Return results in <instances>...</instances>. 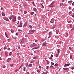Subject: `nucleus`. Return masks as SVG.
Segmentation results:
<instances>
[{
  "label": "nucleus",
  "instance_id": "obj_1",
  "mask_svg": "<svg viewBox=\"0 0 74 74\" xmlns=\"http://www.w3.org/2000/svg\"><path fill=\"white\" fill-rule=\"evenodd\" d=\"M35 32V31L33 30L32 29H30L29 31V32H30L29 33L27 34H33V33H34V32Z\"/></svg>",
  "mask_w": 74,
  "mask_h": 74
},
{
  "label": "nucleus",
  "instance_id": "obj_2",
  "mask_svg": "<svg viewBox=\"0 0 74 74\" xmlns=\"http://www.w3.org/2000/svg\"><path fill=\"white\" fill-rule=\"evenodd\" d=\"M18 27H22V21H20V24L18 26Z\"/></svg>",
  "mask_w": 74,
  "mask_h": 74
},
{
  "label": "nucleus",
  "instance_id": "obj_3",
  "mask_svg": "<svg viewBox=\"0 0 74 74\" xmlns=\"http://www.w3.org/2000/svg\"><path fill=\"white\" fill-rule=\"evenodd\" d=\"M15 16H16L13 15L9 18V19H10V20H11V19H13L14 18H15Z\"/></svg>",
  "mask_w": 74,
  "mask_h": 74
},
{
  "label": "nucleus",
  "instance_id": "obj_4",
  "mask_svg": "<svg viewBox=\"0 0 74 74\" xmlns=\"http://www.w3.org/2000/svg\"><path fill=\"white\" fill-rule=\"evenodd\" d=\"M16 17L15 16V18H14L12 20V21L13 22H15L16 21Z\"/></svg>",
  "mask_w": 74,
  "mask_h": 74
},
{
  "label": "nucleus",
  "instance_id": "obj_5",
  "mask_svg": "<svg viewBox=\"0 0 74 74\" xmlns=\"http://www.w3.org/2000/svg\"><path fill=\"white\" fill-rule=\"evenodd\" d=\"M54 21H55V19L54 18H52L51 20L50 21V23H53V22H54Z\"/></svg>",
  "mask_w": 74,
  "mask_h": 74
},
{
  "label": "nucleus",
  "instance_id": "obj_6",
  "mask_svg": "<svg viewBox=\"0 0 74 74\" xmlns=\"http://www.w3.org/2000/svg\"><path fill=\"white\" fill-rule=\"evenodd\" d=\"M27 22L25 21L24 23V25L23 26V27H26L27 26Z\"/></svg>",
  "mask_w": 74,
  "mask_h": 74
},
{
  "label": "nucleus",
  "instance_id": "obj_7",
  "mask_svg": "<svg viewBox=\"0 0 74 74\" xmlns=\"http://www.w3.org/2000/svg\"><path fill=\"white\" fill-rule=\"evenodd\" d=\"M70 64H65L64 65V67H67V66H70Z\"/></svg>",
  "mask_w": 74,
  "mask_h": 74
},
{
  "label": "nucleus",
  "instance_id": "obj_8",
  "mask_svg": "<svg viewBox=\"0 0 74 74\" xmlns=\"http://www.w3.org/2000/svg\"><path fill=\"white\" fill-rule=\"evenodd\" d=\"M5 54L6 57L8 56V52L7 51L5 52Z\"/></svg>",
  "mask_w": 74,
  "mask_h": 74
},
{
  "label": "nucleus",
  "instance_id": "obj_9",
  "mask_svg": "<svg viewBox=\"0 0 74 74\" xmlns=\"http://www.w3.org/2000/svg\"><path fill=\"white\" fill-rule=\"evenodd\" d=\"M46 45H47V43L46 42H44L42 44V46H43L44 47L46 46Z\"/></svg>",
  "mask_w": 74,
  "mask_h": 74
},
{
  "label": "nucleus",
  "instance_id": "obj_10",
  "mask_svg": "<svg viewBox=\"0 0 74 74\" xmlns=\"http://www.w3.org/2000/svg\"><path fill=\"white\" fill-rule=\"evenodd\" d=\"M38 56H36L33 57V58L34 59H37L38 58Z\"/></svg>",
  "mask_w": 74,
  "mask_h": 74
},
{
  "label": "nucleus",
  "instance_id": "obj_11",
  "mask_svg": "<svg viewBox=\"0 0 74 74\" xmlns=\"http://www.w3.org/2000/svg\"><path fill=\"white\" fill-rule=\"evenodd\" d=\"M4 19L5 21H8V22H10V20H9V19L6 18H5Z\"/></svg>",
  "mask_w": 74,
  "mask_h": 74
},
{
  "label": "nucleus",
  "instance_id": "obj_12",
  "mask_svg": "<svg viewBox=\"0 0 74 74\" xmlns=\"http://www.w3.org/2000/svg\"><path fill=\"white\" fill-rule=\"evenodd\" d=\"M52 32H50L49 33V36H51L52 35Z\"/></svg>",
  "mask_w": 74,
  "mask_h": 74
},
{
  "label": "nucleus",
  "instance_id": "obj_13",
  "mask_svg": "<svg viewBox=\"0 0 74 74\" xmlns=\"http://www.w3.org/2000/svg\"><path fill=\"white\" fill-rule=\"evenodd\" d=\"M10 60H11V58H9L8 59V60H7V62H9L10 61Z\"/></svg>",
  "mask_w": 74,
  "mask_h": 74
},
{
  "label": "nucleus",
  "instance_id": "obj_14",
  "mask_svg": "<svg viewBox=\"0 0 74 74\" xmlns=\"http://www.w3.org/2000/svg\"><path fill=\"white\" fill-rule=\"evenodd\" d=\"M33 47H34V46H36V43H33V45H32Z\"/></svg>",
  "mask_w": 74,
  "mask_h": 74
},
{
  "label": "nucleus",
  "instance_id": "obj_15",
  "mask_svg": "<svg viewBox=\"0 0 74 74\" xmlns=\"http://www.w3.org/2000/svg\"><path fill=\"white\" fill-rule=\"evenodd\" d=\"M63 69L64 70H68V68H63Z\"/></svg>",
  "mask_w": 74,
  "mask_h": 74
},
{
  "label": "nucleus",
  "instance_id": "obj_16",
  "mask_svg": "<svg viewBox=\"0 0 74 74\" xmlns=\"http://www.w3.org/2000/svg\"><path fill=\"white\" fill-rule=\"evenodd\" d=\"M55 3V1H53L51 3V5H53Z\"/></svg>",
  "mask_w": 74,
  "mask_h": 74
},
{
  "label": "nucleus",
  "instance_id": "obj_17",
  "mask_svg": "<svg viewBox=\"0 0 74 74\" xmlns=\"http://www.w3.org/2000/svg\"><path fill=\"white\" fill-rule=\"evenodd\" d=\"M57 51H58V54H59V53H60V49H57Z\"/></svg>",
  "mask_w": 74,
  "mask_h": 74
},
{
  "label": "nucleus",
  "instance_id": "obj_18",
  "mask_svg": "<svg viewBox=\"0 0 74 74\" xmlns=\"http://www.w3.org/2000/svg\"><path fill=\"white\" fill-rule=\"evenodd\" d=\"M45 40H46V38H45L44 39V38L42 39L41 40V41H42L44 42V41H45Z\"/></svg>",
  "mask_w": 74,
  "mask_h": 74
},
{
  "label": "nucleus",
  "instance_id": "obj_19",
  "mask_svg": "<svg viewBox=\"0 0 74 74\" xmlns=\"http://www.w3.org/2000/svg\"><path fill=\"white\" fill-rule=\"evenodd\" d=\"M5 36L7 37V38H8V35H7V34H6V32L5 33Z\"/></svg>",
  "mask_w": 74,
  "mask_h": 74
},
{
  "label": "nucleus",
  "instance_id": "obj_20",
  "mask_svg": "<svg viewBox=\"0 0 74 74\" xmlns=\"http://www.w3.org/2000/svg\"><path fill=\"white\" fill-rule=\"evenodd\" d=\"M33 10H34V11L35 12H36V11H37V9L35 8H34Z\"/></svg>",
  "mask_w": 74,
  "mask_h": 74
},
{
  "label": "nucleus",
  "instance_id": "obj_21",
  "mask_svg": "<svg viewBox=\"0 0 74 74\" xmlns=\"http://www.w3.org/2000/svg\"><path fill=\"white\" fill-rule=\"evenodd\" d=\"M25 66H26V67H29V65L28 64V63H26L25 64Z\"/></svg>",
  "mask_w": 74,
  "mask_h": 74
},
{
  "label": "nucleus",
  "instance_id": "obj_22",
  "mask_svg": "<svg viewBox=\"0 0 74 74\" xmlns=\"http://www.w3.org/2000/svg\"><path fill=\"white\" fill-rule=\"evenodd\" d=\"M32 64H29V67H32Z\"/></svg>",
  "mask_w": 74,
  "mask_h": 74
},
{
  "label": "nucleus",
  "instance_id": "obj_23",
  "mask_svg": "<svg viewBox=\"0 0 74 74\" xmlns=\"http://www.w3.org/2000/svg\"><path fill=\"white\" fill-rule=\"evenodd\" d=\"M34 12H31L30 14L31 15H32L34 14Z\"/></svg>",
  "mask_w": 74,
  "mask_h": 74
},
{
  "label": "nucleus",
  "instance_id": "obj_24",
  "mask_svg": "<svg viewBox=\"0 0 74 74\" xmlns=\"http://www.w3.org/2000/svg\"><path fill=\"white\" fill-rule=\"evenodd\" d=\"M2 15L3 16H5V14L4 13H2Z\"/></svg>",
  "mask_w": 74,
  "mask_h": 74
},
{
  "label": "nucleus",
  "instance_id": "obj_25",
  "mask_svg": "<svg viewBox=\"0 0 74 74\" xmlns=\"http://www.w3.org/2000/svg\"><path fill=\"white\" fill-rule=\"evenodd\" d=\"M53 67H53L52 65H51L50 66L49 68L50 69H52V68Z\"/></svg>",
  "mask_w": 74,
  "mask_h": 74
},
{
  "label": "nucleus",
  "instance_id": "obj_26",
  "mask_svg": "<svg viewBox=\"0 0 74 74\" xmlns=\"http://www.w3.org/2000/svg\"><path fill=\"white\" fill-rule=\"evenodd\" d=\"M73 2V1H69L68 2V3H72Z\"/></svg>",
  "mask_w": 74,
  "mask_h": 74
},
{
  "label": "nucleus",
  "instance_id": "obj_27",
  "mask_svg": "<svg viewBox=\"0 0 74 74\" xmlns=\"http://www.w3.org/2000/svg\"><path fill=\"white\" fill-rule=\"evenodd\" d=\"M21 19V17L19 16L18 17V20H20Z\"/></svg>",
  "mask_w": 74,
  "mask_h": 74
},
{
  "label": "nucleus",
  "instance_id": "obj_28",
  "mask_svg": "<svg viewBox=\"0 0 74 74\" xmlns=\"http://www.w3.org/2000/svg\"><path fill=\"white\" fill-rule=\"evenodd\" d=\"M23 71H26V66H24L23 68Z\"/></svg>",
  "mask_w": 74,
  "mask_h": 74
},
{
  "label": "nucleus",
  "instance_id": "obj_29",
  "mask_svg": "<svg viewBox=\"0 0 74 74\" xmlns=\"http://www.w3.org/2000/svg\"><path fill=\"white\" fill-rule=\"evenodd\" d=\"M58 66V63H56L54 65V66Z\"/></svg>",
  "mask_w": 74,
  "mask_h": 74
},
{
  "label": "nucleus",
  "instance_id": "obj_30",
  "mask_svg": "<svg viewBox=\"0 0 74 74\" xmlns=\"http://www.w3.org/2000/svg\"><path fill=\"white\" fill-rule=\"evenodd\" d=\"M11 32L12 33H14V30L12 29L11 30Z\"/></svg>",
  "mask_w": 74,
  "mask_h": 74
},
{
  "label": "nucleus",
  "instance_id": "obj_31",
  "mask_svg": "<svg viewBox=\"0 0 74 74\" xmlns=\"http://www.w3.org/2000/svg\"><path fill=\"white\" fill-rule=\"evenodd\" d=\"M19 71V69H16V70L15 71V73H16V72H17V71Z\"/></svg>",
  "mask_w": 74,
  "mask_h": 74
},
{
  "label": "nucleus",
  "instance_id": "obj_32",
  "mask_svg": "<svg viewBox=\"0 0 74 74\" xmlns=\"http://www.w3.org/2000/svg\"><path fill=\"white\" fill-rule=\"evenodd\" d=\"M40 5L42 6V8H44V5H42V3H41Z\"/></svg>",
  "mask_w": 74,
  "mask_h": 74
},
{
  "label": "nucleus",
  "instance_id": "obj_33",
  "mask_svg": "<svg viewBox=\"0 0 74 74\" xmlns=\"http://www.w3.org/2000/svg\"><path fill=\"white\" fill-rule=\"evenodd\" d=\"M52 5H51V4L49 5V7H53V6Z\"/></svg>",
  "mask_w": 74,
  "mask_h": 74
},
{
  "label": "nucleus",
  "instance_id": "obj_34",
  "mask_svg": "<svg viewBox=\"0 0 74 74\" xmlns=\"http://www.w3.org/2000/svg\"><path fill=\"white\" fill-rule=\"evenodd\" d=\"M69 10H71V6H69Z\"/></svg>",
  "mask_w": 74,
  "mask_h": 74
},
{
  "label": "nucleus",
  "instance_id": "obj_35",
  "mask_svg": "<svg viewBox=\"0 0 74 74\" xmlns=\"http://www.w3.org/2000/svg\"><path fill=\"white\" fill-rule=\"evenodd\" d=\"M55 27H56V25H53L52 29H55Z\"/></svg>",
  "mask_w": 74,
  "mask_h": 74
},
{
  "label": "nucleus",
  "instance_id": "obj_36",
  "mask_svg": "<svg viewBox=\"0 0 74 74\" xmlns=\"http://www.w3.org/2000/svg\"><path fill=\"white\" fill-rule=\"evenodd\" d=\"M14 65L13 64H10V67H12L13 66V65Z\"/></svg>",
  "mask_w": 74,
  "mask_h": 74
},
{
  "label": "nucleus",
  "instance_id": "obj_37",
  "mask_svg": "<svg viewBox=\"0 0 74 74\" xmlns=\"http://www.w3.org/2000/svg\"><path fill=\"white\" fill-rule=\"evenodd\" d=\"M24 14H27V12H26V11H24Z\"/></svg>",
  "mask_w": 74,
  "mask_h": 74
},
{
  "label": "nucleus",
  "instance_id": "obj_38",
  "mask_svg": "<svg viewBox=\"0 0 74 74\" xmlns=\"http://www.w3.org/2000/svg\"><path fill=\"white\" fill-rule=\"evenodd\" d=\"M60 5L61 7H63V3H60Z\"/></svg>",
  "mask_w": 74,
  "mask_h": 74
},
{
  "label": "nucleus",
  "instance_id": "obj_39",
  "mask_svg": "<svg viewBox=\"0 0 74 74\" xmlns=\"http://www.w3.org/2000/svg\"><path fill=\"white\" fill-rule=\"evenodd\" d=\"M51 65H54V63H53V62H51Z\"/></svg>",
  "mask_w": 74,
  "mask_h": 74
},
{
  "label": "nucleus",
  "instance_id": "obj_40",
  "mask_svg": "<svg viewBox=\"0 0 74 74\" xmlns=\"http://www.w3.org/2000/svg\"><path fill=\"white\" fill-rule=\"evenodd\" d=\"M12 55V52H10L9 53V55Z\"/></svg>",
  "mask_w": 74,
  "mask_h": 74
},
{
  "label": "nucleus",
  "instance_id": "obj_41",
  "mask_svg": "<svg viewBox=\"0 0 74 74\" xmlns=\"http://www.w3.org/2000/svg\"><path fill=\"white\" fill-rule=\"evenodd\" d=\"M46 69H49V66H46Z\"/></svg>",
  "mask_w": 74,
  "mask_h": 74
},
{
  "label": "nucleus",
  "instance_id": "obj_42",
  "mask_svg": "<svg viewBox=\"0 0 74 74\" xmlns=\"http://www.w3.org/2000/svg\"><path fill=\"white\" fill-rule=\"evenodd\" d=\"M56 33H57V34H58V33H59V31L58 30H56Z\"/></svg>",
  "mask_w": 74,
  "mask_h": 74
},
{
  "label": "nucleus",
  "instance_id": "obj_43",
  "mask_svg": "<svg viewBox=\"0 0 74 74\" xmlns=\"http://www.w3.org/2000/svg\"><path fill=\"white\" fill-rule=\"evenodd\" d=\"M13 39H14V40H16V37H13Z\"/></svg>",
  "mask_w": 74,
  "mask_h": 74
},
{
  "label": "nucleus",
  "instance_id": "obj_44",
  "mask_svg": "<svg viewBox=\"0 0 74 74\" xmlns=\"http://www.w3.org/2000/svg\"><path fill=\"white\" fill-rule=\"evenodd\" d=\"M33 4L34 5V6H35L36 5L34 4V1H33Z\"/></svg>",
  "mask_w": 74,
  "mask_h": 74
},
{
  "label": "nucleus",
  "instance_id": "obj_45",
  "mask_svg": "<svg viewBox=\"0 0 74 74\" xmlns=\"http://www.w3.org/2000/svg\"><path fill=\"white\" fill-rule=\"evenodd\" d=\"M40 46H38L37 47H36V49H38V48H40Z\"/></svg>",
  "mask_w": 74,
  "mask_h": 74
},
{
  "label": "nucleus",
  "instance_id": "obj_46",
  "mask_svg": "<svg viewBox=\"0 0 74 74\" xmlns=\"http://www.w3.org/2000/svg\"><path fill=\"white\" fill-rule=\"evenodd\" d=\"M18 32H22V30L19 29Z\"/></svg>",
  "mask_w": 74,
  "mask_h": 74
},
{
  "label": "nucleus",
  "instance_id": "obj_47",
  "mask_svg": "<svg viewBox=\"0 0 74 74\" xmlns=\"http://www.w3.org/2000/svg\"><path fill=\"white\" fill-rule=\"evenodd\" d=\"M56 57H58V56H59V55L58 54H56Z\"/></svg>",
  "mask_w": 74,
  "mask_h": 74
},
{
  "label": "nucleus",
  "instance_id": "obj_48",
  "mask_svg": "<svg viewBox=\"0 0 74 74\" xmlns=\"http://www.w3.org/2000/svg\"><path fill=\"white\" fill-rule=\"evenodd\" d=\"M36 47H34V48H32V50H33V49H36Z\"/></svg>",
  "mask_w": 74,
  "mask_h": 74
},
{
  "label": "nucleus",
  "instance_id": "obj_49",
  "mask_svg": "<svg viewBox=\"0 0 74 74\" xmlns=\"http://www.w3.org/2000/svg\"><path fill=\"white\" fill-rule=\"evenodd\" d=\"M37 72H38V73H40V71L39 70H37Z\"/></svg>",
  "mask_w": 74,
  "mask_h": 74
},
{
  "label": "nucleus",
  "instance_id": "obj_50",
  "mask_svg": "<svg viewBox=\"0 0 74 74\" xmlns=\"http://www.w3.org/2000/svg\"><path fill=\"white\" fill-rule=\"evenodd\" d=\"M47 62V64H49V61H48Z\"/></svg>",
  "mask_w": 74,
  "mask_h": 74
},
{
  "label": "nucleus",
  "instance_id": "obj_51",
  "mask_svg": "<svg viewBox=\"0 0 74 74\" xmlns=\"http://www.w3.org/2000/svg\"><path fill=\"white\" fill-rule=\"evenodd\" d=\"M29 27L30 28H32V26L31 25H29Z\"/></svg>",
  "mask_w": 74,
  "mask_h": 74
},
{
  "label": "nucleus",
  "instance_id": "obj_52",
  "mask_svg": "<svg viewBox=\"0 0 74 74\" xmlns=\"http://www.w3.org/2000/svg\"><path fill=\"white\" fill-rule=\"evenodd\" d=\"M73 58V56H70V59H71Z\"/></svg>",
  "mask_w": 74,
  "mask_h": 74
},
{
  "label": "nucleus",
  "instance_id": "obj_53",
  "mask_svg": "<svg viewBox=\"0 0 74 74\" xmlns=\"http://www.w3.org/2000/svg\"><path fill=\"white\" fill-rule=\"evenodd\" d=\"M74 30V27H73V28L71 29V30L72 31V30Z\"/></svg>",
  "mask_w": 74,
  "mask_h": 74
},
{
  "label": "nucleus",
  "instance_id": "obj_54",
  "mask_svg": "<svg viewBox=\"0 0 74 74\" xmlns=\"http://www.w3.org/2000/svg\"><path fill=\"white\" fill-rule=\"evenodd\" d=\"M7 49V47H5L4 48V49Z\"/></svg>",
  "mask_w": 74,
  "mask_h": 74
},
{
  "label": "nucleus",
  "instance_id": "obj_55",
  "mask_svg": "<svg viewBox=\"0 0 74 74\" xmlns=\"http://www.w3.org/2000/svg\"><path fill=\"white\" fill-rule=\"evenodd\" d=\"M20 54V53H17V55H18V56H19V55Z\"/></svg>",
  "mask_w": 74,
  "mask_h": 74
},
{
  "label": "nucleus",
  "instance_id": "obj_56",
  "mask_svg": "<svg viewBox=\"0 0 74 74\" xmlns=\"http://www.w3.org/2000/svg\"><path fill=\"white\" fill-rule=\"evenodd\" d=\"M71 13H72V12L71 11V12H69V14H71Z\"/></svg>",
  "mask_w": 74,
  "mask_h": 74
},
{
  "label": "nucleus",
  "instance_id": "obj_57",
  "mask_svg": "<svg viewBox=\"0 0 74 74\" xmlns=\"http://www.w3.org/2000/svg\"><path fill=\"white\" fill-rule=\"evenodd\" d=\"M22 66H23V64H22L21 66H20V67L19 68V69H21V67H22Z\"/></svg>",
  "mask_w": 74,
  "mask_h": 74
},
{
  "label": "nucleus",
  "instance_id": "obj_58",
  "mask_svg": "<svg viewBox=\"0 0 74 74\" xmlns=\"http://www.w3.org/2000/svg\"><path fill=\"white\" fill-rule=\"evenodd\" d=\"M33 63V61H32L31 62H30V63Z\"/></svg>",
  "mask_w": 74,
  "mask_h": 74
},
{
  "label": "nucleus",
  "instance_id": "obj_59",
  "mask_svg": "<svg viewBox=\"0 0 74 74\" xmlns=\"http://www.w3.org/2000/svg\"><path fill=\"white\" fill-rule=\"evenodd\" d=\"M74 67H72L71 68V69H72V70H74Z\"/></svg>",
  "mask_w": 74,
  "mask_h": 74
},
{
  "label": "nucleus",
  "instance_id": "obj_60",
  "mask_svg": "<svg viewBox=\"0 0 74 74\" xmlns=\"http://www.w3.org/2000/svg\"><path fill=\"white\" fill-rule=\"evenodd\" d=\"M53 55H51V57L52 58H53Z\"/></svg>",
  "mask_w": 74,
  "mask_h": 74
},
{
  "label": "nucleus",
  "instance_id": "obj_61",
  "mask_svg": "<svg viewBox=\"0 0 74 74\" xmlns=\"http://www.w3.org/2000/svg\"><path fill=\"white\" fill-rule=\"evenodd\" d=\"M3 69L5 68V66H3Z\"/></svg>",
  "mask_w": 74,
  "mask_h": 74
},
{
  "label": "nucleus",
  "instance_id": "obj_62",
  "mask_svg": "<svg viewBox=\"0 0 74 74\" xmlns=\"http://www.w3.org/2000/svg\"><path fill=\"white\" fill-rule=\"evenodd\" d=\"M49 59H52V58L51 57H50L49 58Z\"/></svg>",
  "mask_w": 74,
  "mask_h": 74
},
{
  "label": "nucleus",
  "instance_id": "obj_63",
  "mask_svg": "<svg viewBox=\"0 0 74 74\" xmlns=\"http://www.w3.org/2000/svg\"><path fill=\"white\" fill-rule=\"evenodd\" d=\"M69 49L70 50H71V48L70 47H69Z\"/></svg>",
  "mask_w": 74,
  "mask_h": 74
},
{
  "label": "nucleus",
  "instance_id": "obj_64",
  "mask_svg": "<svg viewBox=\"0 0 74 74\" xmlns=\"http://www.w3.org/2000/svg\"><path fill=\"white\" fill-rule=\"evenodd\" d=\"M72 16L73 18H74V15H72Z\"/></svg>",
  "mask_w": 74,
  "mask_h": 74
}]
</instances>
